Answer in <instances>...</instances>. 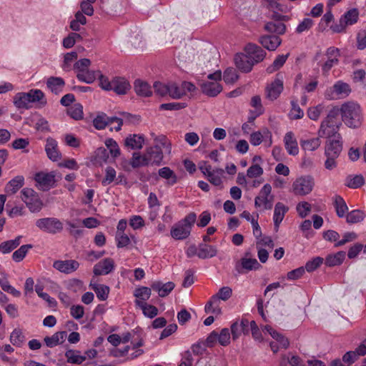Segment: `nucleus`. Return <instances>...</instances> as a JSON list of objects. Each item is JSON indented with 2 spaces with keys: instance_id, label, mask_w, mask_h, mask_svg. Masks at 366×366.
Here are the masks:
<instances>
[{
  "instance_id": "f257e3e1",
  "label": "nucleus",
  "mask_w": 366,
  "mask_h": 366,
  "mask_svg": "<svg viewBox=\"0 0 366 366\" xmlns=\"http://www.w3.org/2000/svg\"><path fill=\"white\" fill-rule=\"evenodd\" d=\"M340 114L343 122L350 128H357L362 124V116L360 106L354 102H347L342 104Z\"/></svg>"
},
{
  "instance_id": "f03ea898",
  "label": "nucleus",
  "mask_w": 366,
  "mask_h": 366,
  "mask_svg": "<svg viewBox=\"0 0 366 366\" xmlns=\"http://www.w3.org/2000/svg\"><path fill=\"white\" fill-rule=\"evenodd\" d=\"M340 109L337 107H333L328 112L325 119L322 122L318 130V135L320 137L330 138L335 136L341 125L338 120Z\"/></svg>"
},
{
  "instance_id": "7ed1b4c3",
  "label": "nucleus",
  "mask_w": 366,
  "mask_h": 366,
  "mask_svg": "<svg viewBox=\"0 0 366 366\" xmlns=\"http://www.w3.org/2000/svg\"><path fill=\"white\" fill-rule=\"evenodd\" d=\"M37 102L41 105L46 104L44 94L40 89H31L29 92H19L14 97V104L19 109H28L31 107V103Z\"/></svg>"
},
{
  "instance_id": "20e7f679",
  "label": "nucleus",
  "mask_w": 366,
  "mask_h": 366,
  "mask_svg": "<svg viewBox=\"0 0 366 366\" xmlns=\"http://www.w3.org/2000/svg\"><path fill=\"white\" fill-rule=\"evenodd\" d=\"M197 215L194 212L187 214L183 219L175 224L171 229V236L178 240L187 238L192 230V227L195 223Z\"/></svg>"
},
{
  "instance_id": "39448f33",
  "label": "nucleus",
  "mask_w": 366,
  "mask_h": 366,
  "mask_svg": "<svg viewBox=\"0 0 366 366\" xmlns=\"http://www.w3.org/2000/svg\"><path fill=\"white\" fill-rule=\"evenodd\" d=\"M222 78L220 70L209 74L207 76L208 80L200 84L202 93L210 97H217L222 91V86L219 84Z\"/></svg>"
},
{
  "instance_id": "423d86ee",
  "label": "nucleus",
  "mask_w": 366,
  "mask_h": 366,
  "mask_svg": "<svg viewBox=\"0 0 366 366\" xmlns=\"http://www.w3.org/2000/svg\"><path fill=\"white\" fill-rule=\"evenodd\" d=\"M36 226L41 231L56 234L63 231V223L55 217H44L36 221Z\"/></svg>"
},
{
  "instance_id": "0eeeda50",
  "label": "nucleus",
  "mask_w": 366,
  "mask_h": 366,
  "mask_svg": "<svg viewBox=\"0 0 366 366\" xmlns=\"http://www.w3.org/2000/svg\"><path fill=\"white\" fill-rule=\"evenodd\" d=\"M272 187L269 184H265L260 189L259 194L254 199L256 208H262L269 210L273 207L274 196L271 194Z\"/></svg>"
},
{
  "instance_id": "6e6552de",
  "label": "nucleus",
  "mask_w": 366,
  "mask_h": 366,
  "mask_svg": "<svg viewBox=\"0 0 366 366\" xmlns=\"http://www.w3.org/2000/svg\"><path fill=\"white\" fill-rule=\"evenodd\" d=\"M351 92V88L347 83L337 81L335 84L326 89L325 97L329 100L345 98Z\"/></svg>"
},
{
  "instance_id": "1a4fd4ad",
  "label": "nucleus",
  "mask_w": 366,
  "mask_h": 366,
  "mask_svg": "<svg viewBox=\"0 0 366 366\" xmlns=\"http://www.w3.org/2000/svg\"><path fill=\"white\" fill-rule=\"evenodd\" d=\"M315 185L314 178L310 175L297 178L292 184L295 194L304 196L310 193Z\"/></svg>"
},
{
  "instance_id": "9d476101",
  "label": "nucleus",
  "mask_w": 366,
  "mask_h": 366,
  "mask_svg": "<svg viewBox=\"0 0 366 366\" xmlns=\"http://www.w3.org/2000/svg\"><path fill=\"white\" fill-rule=\"evenodd\" d=\"M284 89L283 75L278 73L274 81L268 84L265 88V97L270 101L276 100Z\"/></svg>"
},
{
  "instance_id": "9b49d317",
  "label": "nucleus",
  "mask_w": 366,
  "mask_h": 366,
  "mask_svg": "<svg viewBox=\"0 0 366 366\" xmlns=\"http://www.w3.org/2000/svg\"><path fill=\"white\" fill-rule=\"evenodd\" d=\"M114 123H117V127H111V130L115 129L117 132L119 131L123 124L122 119L117 117H108L105 114L97 115L93 120V125L97 129H103L108 125H112Z\"/></svg>"
},
{
  "instance_id": "f8f14e48",
  "label": "nucleus",
  "mask_w": 366,
  "mask_h": 366,
  "mask_svg": "<svg viewBox=\"0 0 366 366\" xmlns=\"http://www.w3.org/2000/svg\"><path fill=\"white\" fill-rule=\"evenodd\" d=\"M34 180L41 190L48 191L55 186V172H38L35 174Z\"/></svg>"
},
{
  "instance_id": "ddd939ff",
  "label": "nucleus",
  "mask_w": 366,
  "mask_h": 366,
  "mask_svg": "<svg viewBox=\"0 0 366 366\" xmlns=\"http://www.w3.org/2000/svg\"><path fill=\"white\" fill-rule=\"evenodd\" d=\"M244 52L250 59L252 66L264 60L266 56V51L260 46L254 44H247L244 47Z\"/></svg>"
},
{
  "instance_id": "4468645a",
  "label": "nucleus",
  "mask_w": 366,
  "mask_h": 366,
  "mask_svg": "<svg viewBox=\"0 0 366 366\" xmlns=\"http://www.w3.org/2000/svg\"><path fill=\"white\" fill-rule=\"evenodd\" d=\"M325 55L327 59L322 64V69L324 73H327L335 65L339 63L340 50L334 46L329 47Z\"/></svg>"
},
{
  "instance_id": "2eb2a0df",
  "label": "nucleus",
  "mask_w": 366,
  "mask_h": 366,
  "mask_svg": "<svg viewBox=\"0 0 366 366\" xmlns=\"http://www.w3.org/2000/svg\"><path fill=\"white\" fill-rule=\"evenodd\" d=\"M79 267L78 261L74 259L56 260L53 262V267L64 274H71Z\"/></svg>"
},
{
  "instance_id": "dca6fc26",
  "label": "nucleus",
  "mask_w": 366,
  "mask_h": 366,
  "mask_svg": "<svg viewBox=\"0 0 366 366\" xmlns=\"http://www.w3.org/2000/svg\"><path fill=\"white\" fill-rule=\"evenodd\" d=\"M111 91H113L118 95H124L131 89V85L129 81L124 77H113L112 79L111 80Z\"/></svg>"
},
{
  "instance_id": "f3484780",
  "label": "nucleus",
  "mask_w": 366,
  "mask_h": 366,
  "mask_svg": "<svg viewBox=\"0 0 366 366\" xmlns=\"http://www.w3.org/2000/svg\"><path fill=\"white\" fill-rule=\"evenodd\" d=\"M337 139H330L327 142L325 147V155L339 157L342 150V144L340 141V134H337Z\"/></svg>"
},
{
  "instance_id": "a211bd4d",
  "label": "nucleus",
  "mask_w": 366,
  "mask_h": 366,
  "mask_svg": "<svg viewBox=\"0 0 366 366\" xmlns=\"http://www.w3.org/2000/svg\"><path fill=\"white\" fill-rule=\"evenodd\" d=\"M45 151L48 158L53 162H56L61 157V152L58 149L57 142L51 137L46 139Z\"/></svg>"
},
{
  "instance_id": "6ab92c4d",
  "label": "nucleus",
  "mask_w": 366,
  "mask_h": 366,
  "mask_svg": "<svg viewBox=\"0 0 366 366\" xmlns=\"http://www.w3.org/2000/svg\"><path fill=\"white\" fill-rule=\"evenodd\" d=\"M149 164L159 165L163 159V151L158 146L148 147L145 153Z\"/></svg>"
},
{
  "instance_id": "aec40b11",
  "label": "nucleus",
  "mask_w": 366,
  "mask_h": 366,
  "mask_svg": "<svg viewBox=\"0 0 366 366\" xmlns=\"http://www.w3.org/2000/svg\"><path fill=\"white\" fill-rule=\"evenodd\" d=\"M114 269V262L111 258H106L94 267V274L97 276L105 275L110 273Z\"/></svg>"
},
{
  "instance_id": "412c9836",
  "label": "nucleus",
  "mask_w": 366,
  "mask_h": 366,
  "mask_svg": "<svg viewBox=\"0 0 366 366\" xmlns=\"http://www.w3.org/2000/svg\"><path fill=\"white\" fill-rule=\"evenodd\" d=\"M236 66L242 72L248 73L252 69V63L248 55L244 53L237 54L234 57Z\"/></svg>"
},
{
  "instance_id": "4be33fe9",
  "label": "nucleus",
  "mask_w": 366,
  "mask_h": 366,
  "mask_svg": "<svg viewBox=\"0 0 366 366\" xmlns=\"http://www.w3.org/2000/svg\"><path fill=\"white\" fill-rule=\"evenodd\" d=\"M152 289L158 292L161 297L167 296L174 288L175 285L172 282L163 283L160 281H156L152 283Z\"/></svg>"
},
{
  "instance_id": "5701e85b",
  "label": "nucleus",
  "mask_w": 366,
  "mask_h": 366,
  "mask_svg": "<svg viewBox=\"0 0 366 366\" xmlns=\"http://www.w3.org/2000/svg\"><path fill=\"white\" fill-rule=\"evenodd\" d=\"M259 43L265 49L274 51L281 44V39L277 35H264L259 38Z\"/></svg>"
},
{
  "instance_id": "b1692460",
  "label": "nucleus",
  "mask_w": 366,
  "mask_h": 366,
  "mask_svg": "<svg viewBox=\"0 0 366 366\" xmlns=\"http://www.w3.org/2000/svg\"><path fill=\"white\" fill-rule=\"evenodd\" d=\"M285 146L289 154L295 156L299 153L297 142L292 132L286 133L284 137Z\"/></svg>"
},
{
  "instance_id": "393cba45",
  "label": "nucleus",
  "mask_w": 366,
  "mask_h": 366,
  "mask_svg": "<svg viewBox=\"0 0 366 366\" xmlns=\"http://www.w3.org/2000/svg\"><path fill=\"white\" fill-rule=\"evenodd\" d=\"M289 207L282 202H277L274 206L273 221L275 229L277 230L280 223L282 222L285 214L288 212Z\"/></svg>"
},
{
  "instance_id": "a878e982",
  "label": "nucleus",
  "mask_w": 366,
  "mask_h": 366,
  "mask_svg": "<svg viewBox=\"0 0 366 366\" xmlns=\"http://www.w3.org/2000/svg\"><path fill=\"white\" fill-rule=\"evenodd\" d=\"M24 184L23 176H16L11 179L5 187V192L9 195L14 194Z\"/></svg>"
},
{
  "instance_id": "bb28decb",
  "label": "nucleus",
  "mask_w": 366,
  "mask_h": 366,
  "mask_svg": "<svg viewBox=\"0 0 366 366\" xmlns=\"http://www.w3.org/2000/svg\"><path fill=\"white\" fill-rule=\"evenodd\" d=\"M217 254L216 247L205 243H200L198 245V257L200 259H208L215 257Z\"/></svg>"
},
{
  "instance_id": "cd10ccee",
  "label": "nucleus",
  "mask_w": 366,
  "mask_h": 366,
  "mask_svg": "<svg viewBox=\"0 0 366 366\" xmlns=\"http://www.w3.org/2000/svg\"><path fill=\"white\" fill-rule=\"evenodd\" d=\"M144 142V137L140 134H130L124 140V144L127 147L132 149H140L142 148Z\"/></svg>"
},
{
  "instance_id": "c85d7f7f",
  "label": "nucleus",
  "mask_w": 366,
  "mask_h": 366,
  "mask_svg": "<svg viewBox=\"0 0 366 366\" xmlns=\"http://www.w3.org/2000/svg\"><path fill=\"white\" fill-rule=\"evenodd\" d=\"M46 86L52 93L59 94L63 92L65 82L61 77L51 76L46 81Z\"/></svg>"
},
{
  "instance_id": "c756f323",
  "label": "nucleus",
  "mask_w": 366,
  "mask_h": 366,
  "mask_svg": "<svg viewBox=\"0 0 366 366\" xmlns=\"http://www.w3.org/2000/svg\"><path fill=\"white\" fill-rule=\"evenodd\" d=\"M134 91L138 96L149 97L152 94V91L150 85L142 80L137 79L134 81Z\"/></svg>"
},
{
  "instance_id": "7c9ffc66",
  "label": "nucleus",
  "mask_w": 366,
  "mask_h": 366,
  "mask_svg": "<svg viewBox=\"0 0 366 366\" xmlns=\"http://www.w3.org/2000/svg\"><path fill=\"white\" fill-rule=\"evenodd\" d=\"M333 205L337 217L340 218L345 217L348 213V207L341 196L335 195L333 197Z\"/></svg>"
},
{
  "instance_id": "2f4dec72",
  "label": "nucleus",
  "mask_w": 366,
  "mask_h": 366,
  "mask_svg": "<svg viewBox=\"0 0 366 366\" xmlns=\"http://www.w3.org/2000/svg\"><path fill=\"white\" fill-rule=\"evenodd\" d=\"M345 254L343 251L328 254L325 258V264L330 267L340 265L345 258Z\"/></svg>"
},
{
  "instance_id": "473e14b6",
  "label": "nucleus",
  "mask_w": 366,
  "mask_h": 366,
  "mask_svg": "<svg viewBox=\"0 0 366 366\" xmlns=\"http://www.w3.org/2000/svg\"><path fill=\"white\" fill-rule=\"evenodd\" d=\"M300 146L305 152H313L317 149L321 145L320 137L307 139H301Z\"/></svg>"
},
{
  "instance_id": "72a5a7b5",
  "label": "nucleus",
  "mask_w": 366,
  "mask_h": 366,
  "mask_svg": "<svg viewBox=\"0 0 366 366\" xmlns=\"http://www.w3.org/2000/svg\"><path fill=\"white\" fill-rule=\"evenodd\" d=\"M66 336V332H57L51 337H45L44 340L47 347H54L60 343H62L64 341Z\"/></svg>"
},
{
  "instance_id": "f704fd0d",
  "label": "nucleus",
  "mask_w": 366,
  "mask_h": 366,
  "mask_svg": "<svg viewBox=\"0 0 366 366\" xmlns=\"http://www.w3.org/2000/svg\"><path fill=\"white\" fill-rule=\"evenodd\" d=\"M10 342L16 347H21L26 341L25 335L20 328H15L9 336Z\"/></svg>"
},
{
  "instance_id": "c9c22d12",
  "label": "nucleus",
  "mask_w": 366,
  "mask_h": 366,
  "mask_svg": "<svg viewBox=\"0 0 366 366\" xmlns=\"http://www.w3.org/2000/svg\"><path fill=\"white\" fill-rule=\"evenodd\" d=\"M135 305L142 309L143 314L149 318H153L158 314V309L152 305H148L144 301L135 300Z\"/></svg>"
},
{
  "instance_id": "e433bc0d",
  "label": "nucleus",
  "mask_w": 366,
  "mask_h": 366,
  "mask_svg": "<svg viewBox=\"0 0 366 366\" xmlns=\"http://www.w3.org/2000/svg\"><path fill=\"white\" fill-rule=\"evenodd\" d=\"M158 174L160 177L167 180L168 185H174L177 182V177L175 173L168 167L159 169Z\"/></svg>"
},
{
  "instance_id": "4c0bfd02",
  "label": "nucleus",
  "mask_w": 366,
  "mask_h": 366,
  "mask_svg": "<svg viewBox=\"0 0 366 366\" xmlns=\"http://www.w3.org/2000/svg\"><path fill=\"white\" fill-rule=\"evenodd\" d=\"M97 74H99V71H94L86 69L81 72H78L76 74L77 79L86 84L93 83L97 78Z\"/></svg>"
},
{
  "instance_id": "58836bf2",
  "label": "nucleus",
  "mask_w": 366,
  "mask_h": 366,
  "mask_svg": "<svg viewBox=\"0 0 366 366\" xmlns=\"http://www.w3.org/2000/svg\"><path fill=\"white\" fill-rule=\"evenodd\" d=\"M90 287L95 292L99 300L104 301L108 298L109 293V287L108 286L91 282Z\"/></svg>"
},
{
  "instance_id": "ea45409f",
  "label": "nucleus",
  "mask_w": 366,
  "mask_h": 366,
  "mask_svg": "<svg viewBox=\"0 0 366 366\" xmlns=\"http://www.w3.org/2000/svg\"><path fill=\"white\" fill-rule=\"evenodd\" d=\"M232 293V290L229 287H223L211 297L212 303H219L220 300L226 301L231 297Z\"/></svg>"
},
{
  "instance_id": "a19ab883",
  "label": "nucleus",
  "mask_w": 366,
  "mask_h": 366,
  "mask_svg": "<svg viewBox=\"0 0 366 366\" xmlns=\"http://www.w3.org/2000/svg\"><path fill=\"white\" fill-rule=\"evenodd\" d=\"M21 236L16 237L14 239L8 240L0 244V251L6 254L16 248L20 244Z\"/></svg>"
},
{
  "instance_id": "79ce46f5",
  "label": "nucleus",
  "mask_w": 366,
  "mask_h": 366,
  "mask_svg": "<svg viewBox=\"0 0 366 366\" xmlns=\"http://www.w3.org/2000/svg\"><path fill=\"white\" fill-rule=\"evenodd\" d=\"M345 217L347 223L356 224L362 222L365 219V214L362 210L354 209L348 212Z\"/></svg>"
},
{
  "instance_id": "37998d69",
  "label": "nucleus",
  "mask_w": 366,
  "mask_h": 366,
  "mask_svg": "<svg viewBox=\"0 0 366 366\" xmlns=\"http://www.w3.org/2000/svg\"><path fill=\"white\" fill-rule=\"evenodd\" d=\"M168 95L174 99H179L184 96L181 84L176 82H169V94Z\"/></svg>"
},
{
  "instance_id": "c03bdc74",
  "label": "nucleus",
  "mask_w": 366,
  "mask_h": 366,
  "mask_svg": "<svg viewBox=\"0 0 366 366\" xmlns=\"http://www.w3.org/2000/svg\"><path fill=\"white\" fill-rule=\"evenodd\" d=\"M224 173V169L221 168L214 169L207 176L208 181L215 186L222 184V177Z\"/></svg>"
},
{
  "instance_id": "a18cd8bd",
  "label": "nucleus",
  "mask_w": 366,
  "mask_h": 366,
  "mask_svg": "<svg viewBox=\"0 0 366 366\" xmlns=\"http://www.w3.org/2000/svg\"><path fill=\"white\" fill-rule=\"evenodd\" d=\"M152 287H140L134 290V295L137 297L135 300L144 301L146 302L152 294Z\"/></svg>"
},
{
  "instance_id": "49530a36",
  "label": "nucleus",
  "mask_w": 366,
  "mask_h": 366,
  "mask_svg": "<svg viewBox=\"0 0 366 366\" xmlns=\"http://www.w3.org/2000/svg\"><path fill=\"white\" fill-rule=\"evenodd\" d=\"M65 356L68 362L72 364H81L86 360V356L80 355L79 351L72 350L66 351Z\"/></svg>"
},
{
  "instance_id": "de8ad7c7",
  "label": "nucleus",
  "mask_w": 366,
  "mask_h": 366,
  "mask_svg": "<svg viewBox=\"0 0 366 366\" xmlns=\"http://www.w3.org/2000/svg\"><path fill=\"white\" fill-rule=\"evenodd\" d=\"M289 56V54H287L285 55H278L277 58L274 60L272 65L269 66L267 68V71L268 73H272L279 69H280L284 64L285 63L286 60L287 59Z\"/></svg>"
},
{
  "instance_id": "09e8293b",
  "label": "nucleus",
  "mask_w": 366,
  "mask_h": 366,
  "mask_svg": "<svg viewBox=\"0 0 366 366\" xmlns=\"http://www.w3.org/2000/svg\"><path fill=\"white\" fill-rule=\"evenodd\" d=\"M151 135L154 137V146H158L159 148L165 149L166 152H171L170 144L168 142L167 138L164 135L156 136L154 133Z\"/></svg>"
},
{
  "instance_id": "8fccbe9b",
  "label": "nucleus",
  "mask_w": 366,
  "mask_h": 366,
  "mask_svg": "<svg viewBox=\"0 0 366 366\" xmlns=\"http://www.w3.org/2000/svg\"><path fill=\"white\" fill-rule=\"evenodd\" d=\"M130 164L133 168H137L149 165V162L145 154L144 155H141L139 153L134 152L132 155Z\"/></svg>"
},
{
  "instance_id": "3c124183",
  "label": "nucleus",
  "mask_w": 366,
  "mask_h": 366,
  "mask_svg": "<svg viewBox=\"0 0 366 366\" xmlns=\"http://www.w3.org/2000/svg\"><path fill=\"white\" fill-rule=\"evenodd\" d=\"M358 16L359 11L357 9H350L342 16L340 23H356Z\"/></svg>"
},
{
  "instance_id": "603ef678",
  "label": "nucleus",
  "mask_w": 366,
  "mask_h": 366,
  "mask_svg": "<svg viewBox=\"0 0 366 366\" xmlns=\"http://www.w3.org/2000/svg\"><path fill=\"white\" fill-rule=\"evenodd\" d=\"M66 224L68 225L69 234L75 238H79L83 234L84 229L79 222L74 223L71 221H67Z\"/></svg>"
},
{
  "instance_id": "864d4df0",
  "label": "nucleus",
  "mask_w": 366,
  "mask_h": 366,
  "mask_svg": "<svg viewBox=\"0 0 366 366\" xmlns=\"http://www.w3.org/2000/svg\"><path fill=\"white\" fill-rule=\"evenodd\" d=\"M25 204L31 212H39L42 207V202L37 194L32 197V198L29 199L28 202H25Z\"/></svg>"
},
{
  "instance_id": "5fc2aeb1",
  "label": "nucleus",
  "mask_w": 366,
  "mask_h": 366,
  "mask_svg": "<svg viewBox=\"0 0 366 366\" xmlns=\"http://www.w3.org/2000/svg\"><path fill=\"white\" fill-rule=\"evenodd\" d=\"M247 323V320L242 319L239 323L235 322L232 325L231 332L234 340L238 338L242 334H243L244 329H242V327L245 326Z\"/></svg>"
},
{
  "instance_id": "6e6d98bb",
  "label": "nucleus",
  "mask_w": 366,
  "mask_h": 366,
  "mask_svg": "<svg viewBox=\"0 0 366 366\" xmlns=\"http://www.w3.org/2000/svg\"><path fill=\"white\" fill-rule=\"evenodd\" d=\"M325 107L322 104H320L315 107H310L307 110L308 117L314 121H317L320 114L325 111Z\"/></svg>"
},
{
  "instance_id": "4d7b16f0",
  "label": "nucleus",
  "mask_w": 366,
  "mask_h": 366,
  "mask_svg": "<svg viewBox=\"0 0 366 366\" xmlns=\"http://www.w3.org/2000/svg\"><path fill=\"white\" fill-rule=\"evenodd\" d=\"M241 264L243 269L246 270H256L261 267V264L256 259L242 258Z\"/></svg>"
},
{
  "instance_id": "13d9d810",
  "label": "nucleus",
  "mask_w": 366,
  "mask_h": 366,
  "mask_svg": "<svg viewBox=\"0 0 366 366\" xmlns=\"http://www.w3.org/2000/svg\"><path fill=\"white\" fill-rule=\"evenodd\" d=\"M32 247L33 246L31 244H24V245L21 246L17 250H16L13 253V254H12L13 259L16 262L21 261L26 256L29 249L32 248Z\"/></svg>"
},
{
  "instance_id": "bf43d9fd",
  "label": "nucleus",
  "mask_w": 366,
  "mask_h": 366,
  "mask_svg": "<svg viewBox=\"0 0 366 366\" xmlns=\"http://www.w3.org/2000/svg\"><path fill=\"white\" fill-rule=\"evenodd\" d=\"M0 286L4 292L10 293L16 297L21 295V292L9 284L6 277L0 278Z\"/></svg>"
},
{
  "instance_id": "052dcab7",
  "label": "nucleus",
  "mask_w": 366,
  "mask_h": 366,
  "mask_svg": "<svg viewBox=\"0 0 366 366\" xmlns=\"http://www.w3.org/2000/svg\"><path fill=\"white\" fill-rule=\"evenodd\" d=\"M239 78L237 71L232 67L227 68L223 74V79L227 84H234Z\"/></svg>"
},
{
  "instance_id": "680f3d73",
  "label": "nucleus",
  "mask_w": 366,
  "mask_h": 366,
  "mask_svg": "<svg viewBox=\"0 0 366 366\" xmlns=\"http://www.w3.org/2000/svg\"><path fill=\"white\" fill-rule=\"evenodd\" d=\"M69 116L76 119H81L83 118V107L80 104H74L68 110Z\"/></svg>"
},
{
  "instance_id": "e2e57ef3",
  "label": "nucleus",
  "mask_w": 366,
  "mask_h": 366,
  "mask_svg": "<svg viewBox=\"0 0 366 366\" xmlns=\"http://www.w3.org/2000/svg\"><path fill=\"white\" fill-rule=\"evenodd\" d=\"M117 177L116 171L114 168L108 167L105 169V177L102 181L103 186L110 184L112 182L115 181Z\"/></svg>"
},
{
  "instance_id": "0e129e2a",
  "label": "nucleus",
  "mask_w": 366,
  "mask_h": 366,
  "mask_svg": "<svg viewBox=\"0 0 366 366\" xmlns=\"http://www.w3.org/2000/svg\"><path fill=\"white\" fill-rule=\"evenodd\" d=\"M154 92L160 97H165L169 94V83L164 84L160 81H155L153 84Z\"/></svg>"
},
{
  "instance_id": "69168bd1",
  "label": "nucleus",
  "mask_w": 366,
  "mask_h": 366,
  "mask_svg": "<svg viewBox=\"0 0 366 366\" xmlns=\"http://www.w3.org/2000/svg\"><path fill=\"white\" fill-rule=\"evenodd\" d=\"M186 107L187 104L184 102H170L162 104L159 109L161 110L177 111L184 109Z\"/></svg>"
},
{
  "instance_id": "338daca9",
  "label": "nucleus",
  "mask_w": 366,
  "mask_h": 366,
  "mask_svg": "<svg viewBox=\"0 0 366 366\" xmlns=\"http://www.w3.org/2000/svg\"><path fill=\"white\" fill-rule=\"evenodd\" d=\"M323 262L324 259L322 257H316L305 264V267H304L305 270H307L309 272H313L317 269Z\"/></svg>"
},
{
  "instance_id": "774afa93",
  "label": "nucleus",
  "mask_w": 366,
  "mask_h": 366,
  "mask_svg": "<svg viewBox=\"0 0 366 366\" xmlns=\"http://www.w3.org/2000/svg\"><path fill=\"white\" fill-rule=\"evenodd\" d=\"M364 183V177L362 175H356L347 179V186L352 189H357L363 185Z\"/></svg>"
}]
</instances>
